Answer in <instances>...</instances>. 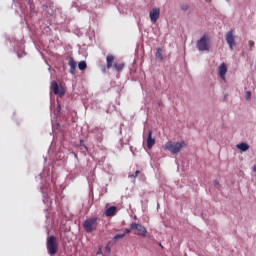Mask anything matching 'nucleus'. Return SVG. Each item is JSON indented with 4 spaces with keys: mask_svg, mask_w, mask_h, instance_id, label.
<instances>
[{
    "mask_svg": "<svg viewBox=\"0 0 256 256\" xmlns=\"http://www.w3.org/2000/svg\"><path fill=\"white\" fill-rule=\"evenodd\" d=\"M51 91H53L54 95H59L60 97L65 96V89H63V87H59L57 81H53L51 83Z\"/></svg>",
    "mask_w": 256,
    "mask_h": 256,
    "instance_id": "nucleus-7",
    "label": "nucleus"
},
{
    "mask_svg": "<svg viewBox=\"0 0 256 256\" xmlns=\"http://www.w3.org/2000/svg\"><path fill=\"white\" fill-rule=\"evenodd\" d=\"M149 17L151 20V23H156L159 21V17H161V9L158 7L152 8V10L149 12Z\"/></svg>",
    "mask_w": 256,
    "mask_h": 256,
    "instance_id": "nucleus-8",
    "label": "nucleus"
},
{
    "mask_svg": "<svg viewBox=\"0 0 256 256\" xmlns=\"http://www.w3.org/2000/svg\"><path fill=\"white\" fill-rule=\"evenodd\" d=\"M106 64L107 69L113 68L115 69V71H118V73L123 71V69L125 68V63H115V57L113 56V54H108L106 56Z\"/></svg>",
    "mask_w": 256,
    "mask_h": 256,
    "instance_id": "nucleus-2",
    "label": "nucleus"
},
{
    "mask_svg": "<svg viewBox=\"0 0 256 256\" xmlns=\"http://www.w3.org/2000/svg\"><path fill=\"white\" fill-rule=\"evenodd\" d=\"M226 1H228V2H229V0H226Z\"/></svg>",
    "mask_w": 256,
    "mask_h": 256,
    "instance_id": "nucleus-29",
    "label": "nucleus"
},
{
    "mask_svg": "<svg viewBox=\"0 0 256 256\" xmlns=\"http://www.w3.org/2000/svg\"><path fill=\"white\" fill-rule=\"evenodd\" d=\"M157 61H163V49L158 48L155 54Z\"/></svg>",
    "mask_w": 256,
    "mask_h": 256,
    "instance_id": "nucleus-15",
    "label": "nucleus"
},
{
    "mask_svg": "<svg viewBox=\"0 0 256 256\" xmlns=\"http://www.w3.org/2000/svg\"><path fill=\"white\" fill-rule=\"evenodd\" d=\"M58 111H61V104H58Z\"/></svg>",
    "mask_w": 256,
    "mask_h": 256,
    "instance_id": "nucleus-24",
    "label": "nucleus"
},
{
    "mask_svg": "<svg viewBox=\"0 0 256 256\" xmlns=\"http://www.w3.org/2000/svg\"><path fill=\"white\" fill-rule=\"evenodd\" d=\"M246 99L249 101L251 99V91L246 92Z\"/></svg>",
    "mask_w": 256,
    "mask_h": 256,
    "instance_id": "nucleus-21",
    "label": "nucleus"
},
{
    "mask_svg": "<svg viewBox=\"0 0 256 256\" xmlns=\"http://www.w3.org/2000/svg\"><path fill=\"white\" fill-rule=\"evenodd\" d=\"M140 173H141V171L136 170L135 174L129 175V177H133L135 179L136 177L139 176Z\"/></svg>",
    "mask_w": 256,
    "mask_h": 256,
    "instance_id": "nucleus-20",
    "label": "nucleus"
},
{
    "mask_svg": "<svg viewBox=\"0 0 256 256\" xmlns=\"http://www.w3.org/2000/svg\"><path fill=\"white\" fill-rule=\"evenodd\" d=\"M159 246L161 247V249H163L164 247H163V245L161 244V243H159Z\"/></svg>",
    "mask_w": 256,
    "mask_h": 256,
    "instance_id": "nucleus-26",
    "label": "nucleus"
},
{
    "mask_svg": "<svg viewBox=\"0 0 256 256\" xmlns=\"http://www.w3.org/2000/svg\"><path fill=\"white\" fill-rule=\"evenodd\" d=\"M68 65L70 67V73L72 75H75V69H77V62H75V59H73V57L69 58Z\"/></svg>",
    "mask_w": 256,
    "mask_h": 256,
    "instance_id": "nucleus-12",
    "label": "nucleus"
},
{
    "mask_svg": "<svg viewBox=\"0 0 256 256\" xmlns=\"http://www.w3.org/2000/svg\"><path fill=\"white\" fill-rule=\"evenodd\" d=\"M206 1V3H211V0H205Z\"/></svg>",
    "mask_w": 256,
    "mask_h": 256,
    "instance_id": "nucleus-27",
    "label": "nucleus"
},
{
    "mask_svg": "<svg viewBox=\"0 0 256 256\" xmlns=\"http://www.w3.org/2000/svg\"><path fill=\"white\" fill-rule=\"evenodd\" d=\"M117 213V207L112 206L105 210L106 217H113Z\"/></svg>",
    "mask_w": 256,
    "mask_h": 256,
    "instance_id": "nucleus-13",
    "label": "nucleus"
},
{
    "mask_svg": "<svg viewBox=\"0 0 256 256\" xmlns=\"http://www.w3.org/2000/svg\"><path fill=\"white\" fill-rule=\"evenodd\" d=\"M225 39H226V42L228 43L231 51H233V47H235V45H236L235 34H234L233 30H230L226 33Z\"/></svg>",
    "mask_w": 256,
    "mask_h": 256,
    "instance_id": "nucleus-9",
    "label": "nucleus"
},
{
    "mask_svg": "<svg viewBox=\"0 0 256 256\" xmlns=\"http://www.w3.org/2000/svg\"><path fill=\"white\" fill-rule=\"evenodd\" d=\"M153 145H155V138H153V131H149L147 137V149H153Z\"/></svg>",
    "mask_w": 256,
    "mask_h": 256,
    "instance_id": "nucleus-11",
    "label": "nucleus"
},
{
    "mask_svg": "<svg viewBox=\"0 0 256 256\" xmlns=\"http://www.w3.org/2000/svg\"><path fill=\"white\" fill-rule=\"evenodd\" d=\"M237 149H240V151H249V145L247 143H240L236 145Z\"/></svg>",
    "mask_w": 256,
    "mask_h": 256,
    "instance_id": "nucleus-14",
    "label": "nucleus"
},
{
    "mask_svg": "<svg viewBox=\"0 0 256 256\" xmlns=\"http://www.w3.org/2000/svg\"><path fill=\"white\" fill-rule=\"evenodd\" d=\"M28 4H29V7H30V11H35V4H33L31 2V0H29Z\"/></svg>",
    "mask_w": 256,
    "mask_h": 256,
    "instance_id": "nucleus-18",
    "label": "nucleus"
},
{
    "mask_svg": "<svg viewBox=\"0 0 256 256\" xmlns=\"http://www.w3.org/2000/svg\"><path fill=\"white\" fill-rule=\"evenodd\" d=\"M248 43H249L250 49H252V47H255V42L250 40Z\"/></svg>",
    "mask_w": 256,
    "mask_h": 256,
    "instance_id": "nucleus-22",
    "label": "nucleus"
},
{
    "mask_svg": "<svg viewBox=\"0 0 256 256\" xmlns=\"http://www.w3.org/2000/svg\"><path fill=\"white\" fill-rule=\"evenodd\" d=\"M46 248L49 255H57L59 249V243L57 242V237L50 236L47 238Z\"/></svg>",
    "mask_w": 256,
    "mask_h": 256,
    "instance_id": "nucleus-4",
    "label": "nucleus"
},
{
    "mask_svg": "<svg viewBox=\"0 0 256 256\" xmlns=\"http://www.w3.org/2000/svg\"><path fill=\"white\" fill-rule=\"evenodd\" d=\"M185 147H187V144L185 143V141H181V142L168 141L164 145V149L166 151H170L172 155H177V153H179L181 149H185Z\"/></svg>",
    "mask_w": 256,
    "mask_h": 256,
    "instance_id": "nucleus-1",
    "label": "nucleus"
},
{
    "mask_svg": "<svg viewBox=\"0 0 256 256\" xmlns=\"http://www.w3.org/2000/svg\"><path fill=\"white\" fill-rule=\"evenodd\" d=\"M78 69H80V71H85V69H87V62H85V61L79 62Z\"/></svg>",
    "mask_w": 256,
    "mask_h": 256,
    "instance_id": "nucleus-16",
    "label": "nucleus"
},
{
    "mask_svg": "<svg viewBox=\"0 0 256 256\" xmlns=\"http://www.w3.org/2000/svg\"><path fill=\"white\" fill-rule=\"evenodd\" d=\"M99 225V218L91 217L84 221L83 228L86 233H93V231H97V227Z\"/></svg>",
    "mask_w": 256,
    "mask_h": 256,
    "instance_id": "nucleus-3",
    "label": "nucleus"
},
{
    "mask_svg": "<svg viewBox=\"0 0 256 256\" xmlns=\"http://www.w3.org/2000/svg\"><path fill=\"white\" fill-rule=\"evenodd\" d=\"M197 49L199 51H209V36L204 35L202 36L201 40H198L197 42Z\"/></svg>",
    "mask_w": 256,
    "mask_h": 256,
    "instance_id": "nucleus-5",
    "label": "nucleus"
},
{
    "mask_svg": "<svg viewBox=\"0 0 256 256\" xmlns=\"http://www.w3.org/2000/svg\"><path fill=\"white\" fill-rule=\"evenodd\" d=\"M103 73H105V69L103 70Z\"/></svg>",
    "mask_w": 256,
    "mask_h": 256,
    "instance_id": "nucleus-28",
    "label": "nucleus"
},
{
    "mask_svg": "<svg viewBox=\"0 0 256 256\" xmlns=\"http://www.w3.org/2000/svg\"><path fill=\"white\" fill-rule=\"evenodd\" d=\"M123 237H125V233L123 234H116L113 238V241H119L121 239H123Z\"/></svg>",
    "mask_w": 256,
    "mask_h": 256,
    "instance_id": "nucleus-17",
    "label": "nucleus"
},
{
    "mask_svg": "<svg viewBox=\"0 0 256 256\" xmlns=\"http://www.w3.org/2000/svg\"><path fill=\"white\" fill-rule=\"evenodd\" d=\"M130 229H136L138 237H147V228L141 224L132 223Z\"/></svg>",
    "mask_w": 256,
    "mask_h": 256,
    "instance_id": "nucleus-6",
    "label": "nucleus"
},
{
    "mask_svg": "<svg viewBox=\"0 0 256 256\" xmlns=\"http://www.w3.org/2000/svg\"><path fill=\"white\" fill-rule=\"evenodd\" d=\"M134 229H126V231L124 232L125 233V235H127V233H131V231H133Z\"/></svg>",
    "mask_w": 256,
    "mask_h": 256,
    "instance_id": "nucleus-23",
    "label": "nucleus"
},
{
    "mask_svg": "<svg viewBox=\"0 0 256 256\" xmlns=\"http://www.w3.org/2000/svg\"><path fill=\"white\" fill-rule=\"evenodd\" d=\"M218 73H219L220 79H222V81H225L226 79L225 75H227V64L222 63L218 68Z\"/></svg>",
    "mask_w": 256,
    "mask_h": 256,
    "instance_id": "nucleus-10",
    "label": "nucleus"
},
{
    "mask_svg": "<svg viewBox=\"0 0 256 256\" xmlns=\"http://www.w3.org/2000/svg\"><path fill=\"white\" fill-rule=\"evenodd\" d=\"M253 172L256 173V166L253 167Z\"/></svg>",
    "mask_w": 256,
    "mask_h": 256,
    "instance_id": "nucleus-25",
    "label": "nucleus"
},
{
    "mask_svg": "<svg viewBox=\"0 0 256 256\" xmlns=\"http://www.w3.org/2000/svg\"><path fill=\"white\" fill-rule=\"evenodd\" d=\"M181 10H182V11H188V10H189V5L183 4V5L181 6Z\"/></svg>",
    "mask_w": 256,
    "mask_h": 256,
    "instance_id": "nucleus-19",
    "label": "nucleus"
}]
</instances>
